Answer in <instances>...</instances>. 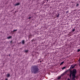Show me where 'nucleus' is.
Wrapping results in <instances>:
<instances>
[{"instance_id": "nucleus-1", "label": "nucleus", "mask_w": 80, "mask_h": 80, "mask_svg": "<svg viewBox=\"0 0 80 80\" xmlns=\"http://www.w3.org/2000/svg\"><path fill=\"white\" fill-rule=\"evenodd\" d=\"M76 73H77V70H73L72 71V70L70 71V74L69 75V76L70 78H71V77L72 75L73 78H72V80H76L75 79V78H76V77L75 76L76 75Z\"/></svg>"}, {"instance_id": "nucleus-2", "label": "nucleus", "mask_w": 80, "mask_h": 80, "mask_svg": "<svg viewBox=\"0 0 80 80\" xmlns=\"http://www.w3.org/2000/svg\"><path fill=\"white\" fill-rule=\"evenodd\" d=\"M32 70H38V66H32Z\"/></svg>"}, {"instance_id": "nucleus-3", "label": "nucleus", "mask_w": 80, "mask_h": 80, "mask_svg": "<svg viewBox=\"0 0 80 80\" xmlns=\"http://www.w3.org/2000/svg\"><path fill=\"white\" fill-rule=\"evenodd\" d=\"M75 66V65H72L70 67V68H74Z\"/></svg>"}, {"instance_id": "nucleus-4", "label": "nucleus", "mask_w": 80, "mask_h": 80, "mask_svg": "<svg viewBox=\"0 0 80 80\" xmlns=\"http://www.w3.org/2000/svg\"><path fill=\"white\" fill-rule=\"evenodd\" d=\"M68 71H67L65 72L64 73H63L62 74V75H60V76L61 77H62V76H63L64 75V74H65V73H66V72H68Z\"/></svg>"}, {"instance_id": "nucleus-5", "label": "nucleus", "mask_w": 80, "mask_h": 80, "mask_svg": "<svg viewBox=\"0 0 80 80\" xmlns=\"http://www.w3.org/2000/svg\"><path fill=\"white\" fill-rule=\"evenodd\" d=\"M61 77H62L61 76H59V77H58L57 79L60 80V78H61Z\"/></svg>"}, {"instance_id": "nucleus-6", "label": "nucleus", "mask_w": 80, "mask_h": 80, "mask_svg": "<svg viewBox=\"0 0 80 80\" xmlns=\"http://www.w3.org/2000/svg\"><path fill=\"white\" fill-rule=\"evenodd\" d=\"M37 72V70H34L33 71V73H36Z\"/></svg>"}, {"instance_id": "nucleus-7", "label": "nucleus", "mask_w": 80, "mask_h": 80, "mask_svg": "<svg viewBox=\"0 0 80 80\" xmlns=\"http://www.w3.org/2000/svg\"><path fill=\"white\" fill-rule=\"evenodd\" d=\"M20 3H17L16 4H15V6H17V5H20Z\"/></svg>"}, {"instance_id": "nucleus-8", "label": "nucleus", "mask_w": 80, "mask_h": 80, "mask_svg": "<svg viewBox=\"0 0 80 80\" xmlns=\"http://www.w3.org/2000/svg\"><path fill=\"white\" fill-rule=\"evenodd\" d=\"M22 43L23 45L24 43H25V41L24 40H23L22 41Z\"/></svg>"}, {"instance_id": "nucleus-9", "label": "nucleus", "mask_w": 80, "mask_h": 80, "mask_svg": "<svg viewBox=\"0 0 80 80\" xmlns=\"http://www.w3.org/2000/svg\"><path fill=\"white\" fill-rule=\"evenodd\" d=\"M67 68V67H66V66L65 67H63L62 68V70H64V69H65V68Z\"/></svg>"}, {"instance_id": "nucleus-10", "label": "nucleus", "mask_w": 80, "mask_h": 80, "mask_svg": "<svg viewBox=\"0 0 80 80\" xmlns=\"http://www.w3.org/2000/svg\"><path fill=\"white\" fill-rule=\"evenodd\" d=\"M7 77H10V74H8L6 75Z\"/></svg>"}, {"instance_id": "nucleus-11", "label": "nucleus", "mask_w": 80, "mask_h": 80, "mask_svg": "<svg viewBox=\"0 0 80 80\" xmlns=\"http://www.w3.org/2000/svg\"><path fill=\"white\" fill-rule=\"evenodd\" d=\"M12 36H9L7 38L8 39H9V38H12Z\"/></svg>"}, {"instance_id": "nucleus-12", "label": "nucleus", "mask_w": 80, "mask_h": 80, "mask_svg": "<svg viewBox=\"0 0 80 80\" xmlns=\"http://www.w3.org/2000/svg\"><path fill=\"white\" fill-rule=\"evenodd\" d=\"M63 63H64V62H62L61 64H60V65H62V64H63Z\"/></svg>"}, {"instance_id": "nucleus-13", "label": "nucleus", "mask_w": 80, "mask_h": 80, "mask_svg": "<svg viewBox=\"0 0 80 80\" xmlns=\"http://www.w3.org/2000/svg\"><path fill=\"white\" fill-rule=\"evenodd\" d=\"M79 66H80V59H79Z\"/></svg>"}, {"instance_id": "nucleus-14", "label": "nucleus", "mask_w": 80, "mask_h": 80, "mask_svg": "<svg viewBox=\"0 0 80 80\" xmlns=\"http://www.w3.org/2000/svg\"><path fill=\"white\" fill-rule=\"evenodd\" d=\"M17 29L16 30H14L13 31V32H17Z\"/></svg>"}, {"instance_id": "nucleus-15", "label": "nucleus", "mask_w": 80, "mask_h": 80, "mask_svg": "<svg viewBox=\"0 0 80 80\" xmlns=\"http://www.w3.org/2000/svg\"><path fill=\"white\" fill-rule=\"evenodd\" d=\"M28 52V50H26V51H25V52H26V53H27V52Z\"/></svg>"}, {"instance_id": "nucleus-16", "label": "nucleus", "mask_w": 80, "mask_h": 80, "mask_svg": "<svg viewBox=\"0 0 80 80\" xmlns=\"http://www.w3.org/2000/svg\"><path fill=\"white\" fill-rule=\"evenodd\" d=\"M79 6V4H77L76 5V7H78Z\"/></svg>"}, {"instance_id": "nucleus-17", "label": "nucleus", "mask_w": 80, "mask_h": 80, "mask_svg": "<svg viewBox=\"0 0 80 80\" xmlns=\"http://www.w3.org/2000/svg\"><path fill=\"white\" fill-rule=\"evenodd\" d=\"M80 49H79L77 51L78 52H80Z\"/></svg>"}, {"instance_id": "nucleus-18", "label": "nucleus", "mask_w": 80, "mask_h": 80, "mask_svg": "<svg viewBox=\"0 0 80 80\" xmlns=\"http://www.w3.org/2000/svg\"><path fill=\"white\" fill-rule=\"evenodd\" d=\"M75 29H73V30H72V32H74V31H75Z\"/></svg>"}, {"instance_id": "nucleus-19", "label": "nucleus", "mask_w": 80, "mask_h": 80, "mask_svg": "<svg viewBox=\"0 0 80 80\" xmlns=\"http://www.w3.org/2000/svg\"><path fill=\"white\" fill-rule=\"evenodd\" d=\"M59 17V14H58L57 15V17L58 18Z\"/></svg>"}, {"instance_id": "nucleus-20", "label": "nucleus", "mask_w": 80, "mask_h": 80, "mask_svg": "<svg viewBox=\"0 0 80 80\" xmlns=\"http://www.w3.org/2000/svg\"><path fill=\"white\" fill-rule=\"evenodd\" d=\"M32 18V17H29L28 18V19H30V18Z\"/></svg>"}, {"instance_id": "nucleus-21", "label": "nucleus", "mask_w": 80, "mask_h": 80, "mask_svg": "<svg viewBox=\"0 0 80 80\" xmlns=\"http://www.w3.org/2000/svg\"><path fill=\"white\" fill-rule=\"evenodd\" d=\"M10 43H12V41H10Z\"/></svg>"}, {"instance_id": "nucleus-22", "label": "nucleus", "mask_w": 80, "mask_h": 80, "mask_svg": "<svg viewBox=\"0 0 80 80\" xmlns=\"http://www.w3.org/2000/svg\"><path fill=\"white\" fill-rule=\"evenodd\" d=\"M68 80H70V79L69 78H68Z\"/></svg>"}, {"instance_id": "nucleus-23", "label": "nucleus", "mask_w": 80, "mask_h": 80, "mask_svg": "<svg viewBox=\"0 0 80 80\" xmlns=\"http://www.w3.org/2000/svg\"><path fill=\"white\" fill-rule=\"evenodd\" d=\"M47 0V2H48V1H49V0Z\"/></svg>"}, {"instance_id": "nucleus-24", "label": "nucleus", "mask_w": 80, "mask_h": 80, "mask_svg": "<svg viewBox=\"0 0 80 80\" xmlns=\"http://www.w3.org/2000/svg\"><path fill=\"white\" fill-rule=\"evenodd\" d=\"M9 57H10V54H9Z\"/></svg>"}, {"instance_id": "nucleus-25", "label": "nucleus", "mask_w": 80, "mask_h": 80, "mask_svg": "<svg viewBox=\"0 0 80 80\" xmlns=\"http://www.w3.org/2000/svg\"><path fill=\"white\" fill-rule=\"evenodd\" d=\"M5 80H8L7 79H6Z\"/></svg>"}, {"instance_id": "nucleus-26", "label": "nucleus", "mask_w": 80, "mask_h": 80, "mask_svg": "<svg viewBox=\"0 0 80 80\" xmlns=\"http://www.w3.org/2000/svg\"><path fill=\"white\" fill-rule=\"evenodd\" d=\"M73 70H76L75 69H73Z\"/></svg>"}, {"instance_id": "nucleus-27", "label": "nucleus", "mask_w": 80, "mask_h": 80, "mask_svg": "<svg viewBox=\"0 0 80 80\" xmlns=\"http://www.w3.org/2000/svg\"><path fill=\"white\" fill-rule=\"evenodd\" d=\"M17 12V11H15V13H16Z\"/></svg>"}, {"instance_id": "nucleus-28", "label": "nucleus", "mask_w": 80, "mask_h": 80, "mask_svg": "<svg viewBox=\"0 0 80 80\" xmlns=\"http://www.w3.org/2000/svg\"><path fill=\"white\" fill-rule=\"evenodd\" d=\"M50 72H52V71H50Z\"/></svg>"}, {"instance_id": "nucleus-29", "label": "nucleus", "mask_w": 80, "mask_h": 80, "mask_svg": "<svg viewBox=\"0 0 80 80\" xmlns=\"http://www.w3.org/2000/svg\"><path fill=\"white\" fill-rule=\"evenodd\" d=\"M32 42H33V40H32Z\"/></svg>"}, {"instance_id": "nucleus-30", "label": "nucleus", "mask_w": 80, "mask_h": 80, "mask_svg": "<svg viewBox=\"0 0 80 80\" xmlns=\"http://www.w3.org/2000/svg\"><path fill=\"white\" fill-rule=\"evenodd\" d=\"M21 43V42H20V43Z\"/></svg>"}, {"instance_id": "nucleus-31", "label": "nucleus", "mask_w": 80, "mask_h": 80, "mask_svg": "<svg viewBox=\"0 0 80 80\" xmlns=\"http://www.w3.org/2000/svg\"><path fill=\"white\" fill-rule=\"evenodd\" d=\"M40 62H41V61H40Z\"/></svg>"}, {"instance_id": "nucleus-32", "label": "nucleus", "mask_w": 80, "mask_h": 80, "mask_svg": "<svg viewBox=\"0 0 80 80\" xmlns=\"http://www.w3.org/2000/svg\"><path fill=\"white\" fill-rule=\"evenodd\" d=\"M52 72H53V71H52Z\"/></svg>"}]
</instances>
